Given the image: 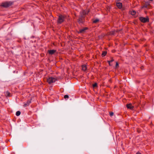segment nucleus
Here are the masks:
<instances>
[{
    "label": "nucleus",
    "instance_id": "nucleus-21",
    "mask_svg": "<svg viewBox=\"0 0 154 154\" xmlns=\"http://www.w3.org/2000/svg\"><path fill=\"white\" fill-rule=\"evenodd\" d=\"M114 115V113L112 112H109V115L110 116H112Z\"/></svg>",
    "mask_w": 154,
    "mask_h": 154
},
{
    "label": "nucleus",
    "instance_id": "nucleus-19",
    "mask_svg": "<svg viewBox=\"0 0 154 154\" xmlns=\"http://www.w3.org/2000/svg\"><path fill=\"white\" fill-rule=\"evenodd\" d=\"M29 105L28 103H27L26 102L24 103V104L23 105V107H25L27 106H29Z\"/></svg>",
    "mask_w": 154,
    "mask_h": 154
},
{
    "label": "nucleus",
    "instance_id": "nucleus-6",
    "mask_svg": "<svg viewBox=\"0 0 154 154\" xmlns=\"http://www.w3.org/2000/svg\"><path fill=\"white\" fill-rule=\"evenodd\" d=\"M88 29V27H84L82 29H80L78 32V33H84L85 32V31L87 30Z\"/></svg>",
    "mask_w": 154,
    "mask_h": 154
},
{
    "label": "nucleus",
    "instance_id": "nucleus-11",
    "mask_svg": "<svg viewBox=\"0 0 154 154\" xmlns=\"http://www.w3.org/2000/svg\"><path fill=\"white\" fill-rule=\"evenodd\" d=\"M82 68L83 70L85 71L87 69L86 65L85 64L82 65Z\"/></svg>",
    "mask_w": 154,
    "mask_h": 154
},
{
    "label": "nucleus",
    "instance_id": "nucleus-2",
    "mask_svg": "<svg viewBox=\"0 0 154 154\" xmlns=\"http://www.w3.org/2000/svg\"><path fill=\"white\" fill-rule=\"evenodd\" d=\"M85 17L83 14L80 13V15L78 20V22L80 25L83 24L85 22Z\"/></svg>",
    "mask_w": 154,
    "mask_h": 154
},
{
    "label": "nucleus",
    "instance_id": "nucleus-17",
    "mask_svg": "<svg viewBox=\"0 0 154 154\" xmlns=\"http://www.w3.org/2000/svg\"><path fill=\"white\" fill-rule=\"evenodd\" d=\"M99 21V20L98 19H95L93 21V23H96Z\"/></svg>",
    "mask_w": 154,
    "mask_h": 154
},
{
    "label": "nucleus",
    "instance_id": "nucleus-13",
    "mask_svg": "<svg viewBox=\"0 0 154 154\" xmlns=\"http://www.w3.org/2000/svg\"><path fill=\"white\" fill-rule=\"evenodd\" d=\"M107 54V52L106 51H103L102 53L101 54V56L102 57L105 56Z\"/></svg>",
    "mask_w": 154,
    "mask_h": 154
},
{
    "label": "nucleus",
    "instance_id": "nucleus-28",
    "mask_svg": "<svg viewBox=\"0 0 154 154\" xmlns=\"http://www.w3.org/2000/svg\"><path fill=\"white\" fill-rule=\"evenodd\" d=\"M117 1H121V0H117Z\"/></svg>",
    "mask_w": 154,
    "mask_h": 154
},
{
    "label": "nucleus",
    "instance_id": "nucleus-7",
    "mask_svg": "<svg viewBox=\"0 0 154 154\" xmlns=\"http://www.w3.org/2000/svg\"><path fill=\"white\" fill-rule=\"evenodd\" d=\"M89 12V10H84L80 12V13L82 14H83V15H84L85 17V16L86 15L88 14Z\"/></svg>",
    "mask_w": 154,
    "mask_h": 154
},
{
    "label": "nucleus",
    "instance_id": "nucleus-20",
    "mask_svg": "<svg viewBox=\"0 0 154 154\" xmlns=\"http://www.w3.org/2000/svg\"><path fill=\"white\" fill-rule=\"evenodd\" d=\"M31 99H30V100H28L27 102H26V103H28L29 105V104L31 103Z\"/></svg>",
    "mask_w": 154,
    "mask_h": 154
},
{
    "label": "nucleus",
    "instance_id": "nucleus-27",
    "mask_svg": "<svg viewBox=\"0 0 154 154\" xmlns=\"http://www.w3.org/2000/svg\"><path fill=\"white\" fill-rule=\"evenodd\" d=\"M64 96H69L68 95L66 94L64 95Z\"/></svg>",
    "mask_w": 154,
    "mask_h": 154
},
{
    "label": "nucleus",
    "instance_id": "nucleus-12",
    "mask_svg": "<svg viewBox=\"0 0 154 154\" xmlns=\"http://www.w3.org/2000/svg\"><path fill=\"white\" fill-rule=\"evenodd\" d=\"M126 106L128 108L130 109H132L133 108V106L131 104H127Z\"/></svg>",
    "mask_w": 154,
    "mask_h": 154
},
{
    "label": "nucleus",
    "instance_id": "nucleus-24",
    "mask_svg": "<svg viewBox=\"0 0 154 154\" xmlns=\"http://www.w3.org/2000/svg\"><path fill=\"white\" fill-rule=\"evenodd\" d=\"M116 66L117 67L118 66H119V64L118 62H116Z\"/></svg>",
    "mask_w": 154,
    "mask_h": 154
},
{
    "label": "nucleus",
    "instance_id": "nucleus-9",
    "mask_svg": "<svg viewBox=\"0 0 154 154\" xmlns=\"http://www.w3.org/2000/svg\"><path fill=\"white\" fill-rule=\"evenodd\" d=\"M56 52V50H48V53L50 55L53 54Z\"/></svg>",
    "mask_w": 154,
    "mask_h": 154
},
{
    "label": "nucleus",
    "instance_id": "nucleus-16",
    "mask_svg": "<svg viewBox=\"0 0 154 154\" xmlns=\"http://www.w3.org/2000/svg\"><path fill=\"white\" fill-rule=\"evenodd\" d=\"M114 61V59H113V58H112L111 60H108L107 61V62H108L109 63V64L110 66H112V65L111 64H110V63L112 62H113V61Z\"/></svg>",
    "mask_w": 154,
    "mask_h": 154
},
{
    "label": "nucleus",
    "instance_id": "nucleus-1",
    "mask_svg": "<svg viewBox=\"0 0 154 154\" xmlns=\"http://www.w3.org/2000/svg\"><path fill=\"white\" fill-rule=\"evenodd\" d=\"M14 2L11 1L4 2L2 3L0 6L4 8H7L12 5Z\"/></svg>",
    "mask_w": 154,
    "mask_h": 154
},
{
    "label": "nucleus",
    "instance_id": "nucleus-22",
    "mask_svg": "<svg viewBox=\"0 0 154 154\" xmlns=\"http://www.w3.org/2000/svg\"><path fill=\"white\" fill-rule=\"evenodd\" d=\"M97 86V83H95L93 85V87L94 88L96 87Z\"/></svg>",
    "mask_w": 154,
    "mask_h": 154
},
{
    "label": "nucleus",
    "instance_id": "nucleus-23",
    "mask_svg": "<svg viewBox=\"0 0 154 154\" xmlns=\"http://www.w3.org/2000/svg\"><path fill=\"white\" fill-rule=\"evenodd\" d=\"M66 100H67L69 97H64Z\"/></svg>",
    "mask_w": 154,
    "mask_h": 154
},
{
    "label": "nucleus",
    "instance_id": "nucleus-5",
    "mask_svg": "<svg viewBox=\"0 0 154 154\" xmlns=\"http://www.w3.org/2000/svg\"><path fill=\"white\" fill-rule=\"evenodd\" d=\"M139 20L141 22L145 23L146 22H149V19L148 17H139Z\"/></svg>",
    "mask_w": 154,
    "mask_h": 154
},
{
    "label": "nucleus",
    "instance_id": "nucleus-3",
    "mask_svg": "<svg viewBox=\"0 0 154 154\" xmlns=\"http://www.w3.org/2000/svg\"><path fill=\"white\" fill-rule=\"evenodd\" d=\"M65 18V17L63 15L60 14L58 16V18L57 20V23L59 24H61L63 22Z\"/></svg>",
    "mask_w": 154,
    "mask_h": 154
},
{
    "label": "nucleus",
    "instance_id": "nucleus-8",
    "mask_svg": "<svg viewBox=\"0 0 154 154\" xmlns=\"http://www.w3.org/2000/svg\"><path fill=\"white\" fill-rule=\"evenodd\" d=\"M116 6L119 9H121L122 6V4L121 2H117L116 3Z\"/></svg>",
    "mask_w": 154,
    "mask_h": 154
},
{
    "label": "nucleus",
    "instance_id": "nucleus-4",
    "mask_svg": "<svg viewBox=\"0 0 154 154\" xmlns=\"http://www.w3.org/2000/svg\"><path fill=\"white\" fill-rule=\"evenodd\" d=\"M58 79L57 78H55L54 77H49L47 79V82L49 84H51L57 81Z\"/></svg>",
    "mask_w": 154,
    "mask_h": 154
},
{
    "label": "nucleus",
    "instance_id": "nucleus-29",
    "mask_svg": "<svg viewBox=\"0 0 154 154\" xmlns=\"http://www.w3.org/2000/svg\"><path fill=\"white\" fill-rule=\"evenodd\" d=\"M150 1H152V0H149Z\"/></svg>",
    "mask_w": 154,
    "mask_h": 154
},
{
    "label": "nucleus",
    "instance_id": "nucleus-15",
    "mask_svg": "<svg viewBox=\"0 0 154 154\" xmlns=\"http://www.w3.org/2000/svg\"><path fill=\"white\" fill-rule=\"evenodd\" d=\"M10 93L8 91H7L5 93V95L6 96H10Z\"/></svg>",
    "mask_w": 154,
    "mask_h": 154
},
{
    "label": "nucleus",
    "instance_id": "nucleus-25",
    "mask_svg": "<svg viewBox=\"0 0 154 154\" xmlns=\"http://www.w3.org/2000/svg\"><path fill=\"white\" fill-rule=\"evenodd\" d=\"M115 32L114 31H113L111 33V35H113L114 34Z\"/></svg>",
    "mask_w": 154,
    "mask_h": 154
},
{
    "label": "nucleus",
    "instance_id": "nucleus-14",
    "mask_svg": "<svg viewBox=\"0 0 154 154\" xmlns=\"http://www.w3.org/2000/svg\"><path fill=\"white\" fill-rule=\"evenodd\" d=\"M136 13V11L134 10H133L132 11H131V14L132 15H134Z\"/></svg>",
    "mask_w": 154,
    "mask_h": 154
},
{
    "label": "nucleus",
    "instance_id": "nucleus-18",
    "mask_svg": "<svg viewBox=\"0 0 154 154\" xmlns=\"http://www.w3.org/2000/svg\"><path fill=\"white\" fill-rule=\"evenodd\" d=\"M21 112L19 111H17L16 113V115L17 116H20V114Z\"/></svg>",
    "mask_w": 154,
    "mask_h": 154
},
{
    "label": "nucleus",
    "instance_id": "nucleus-26",
    "mask_svg": "<svg viewBox=\"0 0 154 154\" xmlns=\"http://www.w3.org/2000/svg\"><path fill=\"white\" fill-rule=\"evenodd\" d=\"M136 154H141V153L140 152H137Z\"/></svg>",
    "mask_w": 154,
    "mask_h": 154
},
{
    "label": "nucleus",
    "instance_id": "nucleus-10",
    "mask_svg": "<svg viewBox=\"0 0 154 154\" xmlns=\"http://www.w3.org/2000/svg\"><path fill=\"white\" fill-rule=\"evenodd\" d=\"M149 4L147 3H146L145 4H144L142 7V8H146V9L149 8Z\"/></svg>",
    "mask_w": 154,
    "mask_h": 154
}]
</instances>
